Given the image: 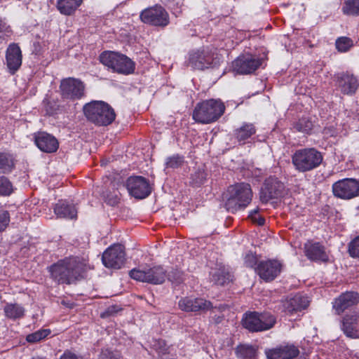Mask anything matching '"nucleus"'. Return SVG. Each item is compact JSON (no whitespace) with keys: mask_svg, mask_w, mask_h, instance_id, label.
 <instances>
[{"mask_svg":"<svg viewBox=\"0 0 359 359\" xmlns=\"http://www.w3.org/2000/svg\"><path fill=\"white\" fill-rule=\"evenodd\" d=\"M85 271L84 264L75 257L60 260L49 269L51 277L58 283L62 284H72L82 278Z\"/></svg>","mask_w":359,"mask_h":359,"instance_id":"f257e3e1","label":"nucleus"},{"mask_svg":"<svg viewBox=\"0 0 359 359\" xmlns=\"http://www.w3.org/2000/svg\"><path fill=\"white\" fill-rule=\"evenodd\" d=\"M252 192L249 184L238 183L230 186L224 194L225 206L228 211L234 212L245 208L251 201Z\"/></svg>","mask_w":359,"mask_h":359,"instance_id":"f03ea898","label":"nucleus"},{"mask_svg":"<svg viewBox=\"0 0 359 359\" xmlns=\"http://www.w3.org/2000/svg\"><path fill=\"white\" fill-rule=\"evenodd\" d=\"M224 110L225 106L220 100H207L197 104L193 111V118L203 124L210 123L221 117Z\"/></svg>","mask_w":359,"mask_h":359,"instance_id":"7ed1b4c3","label":"nucleus"},{"mask_svg":"<svg viewBox=\"0 0 359 359\" xmlns=\"http://www.w3.org/2000/svg\"><path fill=\"white\" fill-rule=\"evenodd\" d=\"M88 120L97 126H108L115 119L114 109L103 101H92L83 107Z\"/></svg>","mask_w":359,"mask_h":359,"instance_id":"20e7f679","label":"nucleus"},{"mask_svg":"<svg viewBox=\"0 0 359 359\" xmlns=\"http://www.w3.org/2000/svg\"><path fill=\"white\" fill-rule=\"evenodd\" d=\"M291 158L295 170L305 172L318 168L323 162V156L314 148H306L297 150Z\"/></svg>","mask_w":359,"mask_h":359,"instance_id":"39448f33","label":"nucleus"},{"mask_svg":"<svg viewBox=\"0 0 359 359\" xmlns=\"http://www.w3.org/2000/svg\"><path fill=\"white\" fill-rule=\"evenodd\" d=\"M100 62L114 72L124 75L133 74L135 63L128 57L114 51H104L100 56Z\"/></svg>","mask_w":359,"mask_h":359,"instance_id":"423d86ee","label":"nucleus"},{"mask_svg":"<svg viewBox=\"0 0 359 359\" xmlns=\"http://www.w3.org/2000/svg\"><path fill=\"white\" fill-rule=\"evenodd\" d=\"M276 318L269 313L249 312L242 318L243 326L250 332H262L273 327Z\"/></svg>","mask_w":359,"mask_h":359,"instance_id":"0eeeda50","label":"nucleus"},{"mask_svg":"<svg viewBox=\"0 0 359 359\" xmlns=\"http://www.w3.org/2000/svg\"><path fill=\"white\" fill-rule=\"evenodd\" d=\"M140 18L143 23L157 27L163 28L170 24L168 11L158 4L142 10Z\"/></svg>","mask_w":359,"mask_h":359,"instance_id":"6e6552de","label":"nucleus"},{"mask_svg":"<svg viewBox=\"0 0 359 359\" xmlns=\"http://www.w3.org/2000/svg\"><path fill=\"white\" fill-rule=\"evenodd\" d=\"M130 276L136 280L151 284H162L166 278L165 271L161 266L149 269H133L130 271Z\"/></svg>","mask_w":359,"mask_h":359,"instance_id":"1a4fd4ad","label":"nucleus"},{"mask_svg":"<svg viewBox=\"0 0 359 359\" xmlns=\"http://www.w3.org/2000/svg\"><path fill=\"white\" fill-rule=\"evenodd\" d=\"M262 64V60L257 55L245 53L239 55L232 62L233 72L238 74H250Z\"/></svg>","mask_w":359,"mask_h":359,"instance_id":"9d476101","label":"nucleus"},{"mask_svg":"<svg viewBox=\"0 0 359 359\" xmlns=\"http://www.w3.org/2000/svg\"><path fill=\"white\" fill-rule=\"evenodd\" d=\"M332 192L334 196L349 200L359 195V182L353 178H345L332 184Z\"/></svg>","mask_w":359,"mask_h":359,"instance_id":"9b49d317","label":"nucleus"},{"mask_svg":"<svg viewBox=\"0 0 359 359\" xmlns=\"http://www.w3.org/2000/svg\"><path fill=\"white\" fill-rule=\"evenodd\" d=\"M102 261L107 268L121 269L126 261L124 246L116 244L109 247L103 252Z\"/></svg>","mask_w":359,"mask_h":359,"instance_id":"f8f14e48","label":"nucleus"},{"mask_svg":"<svg viewBox=\"0 0 359 359\" xmlns=\"http://www.w3.org/2000/svg\"><path fill=\"white\" fill-rule=\"evenodd\" d=\"M213 60L211 50L208 48H203L190 52L187 63L194 69L203 70L211 67Z\"/></svg>","mask_w":359,"mask_h":359,"instance_id":"ddd939ff","label":"nucleus"},{"mask_svg":"<svg viewBox=\"0 0 359 359\" xmlns=\"http://www.w3.org/2000/svg\"><path fill=\"white\" fill-rule=\"evenodd\" d=\"M60 88L62 96L67 99L77 100L84 95L83 83L74 78L69 77L62 80Z\"/></svg>","mask_w":359,"mask_h":359,"instance_id":"4468645a","label":"nucleus"},{"mask_svg":"<svg viewBox=\"0 0 359 359\" xmlns=\"http://www.w3.org/2000/svg\"><path fill=\"white\" fill-rule=\"evenodd\" d=\"M126 186L129 194L136 198H144L151 192L149 182L141 176L130 177L126 181Z\"/></svg>","mask_w":359,"mask_h":359,"instance_id":"2eb2a0df","label":"nucleus"},{"mask_svg":"<svg viewBox=\"0 0 359 359\" xmlns=\"http://www.w3.org/2000/svg\"><path fill=\"white\" fill-rule=\"evenodd\" d=\"M284 191V184L276 177H270L265 180L264 187L260 191V200L267 203L272 198L280 197Z\"/></svg>","mask_w":359,"mask_h":359,"instance_id":"dca6fc26","label":"nucleus"},{"mask_svg":"<svg viewBox=\"0 0 359 359\" xmlns=\"http://www.w3.org/2000/svg\"><path fill=\"white\" fill-rule=\"evenodd\" d=\"M281 264L275 259L259 262L255 267V271L265 281L276 278L281 271Z\"/></svg>","mask_w":359,"mask_h":359,"instance_id":"f3484780","label":"nucleus"},{"mask_svg":"<svg viewBox=\"0 0 359 359\" xmlns=\"http://www.w3.org/2000/svg\"><path fill=\"white\" fill-rule=\"evenodd\" d=\"M179 308L186 312H205L212 309V304L203 298H182L178 302Z\"/></svg>","mask_w":359,"mask_h":359,"instance_id":"a211bd4d","label":"nucleus"},{"mask_svg":"<svg viewBox=\"0 0 359 359\" xmlns=\"http://www.w3.org/2000/svg\"><path fill=\"white\" fill-rule=\"evenodd\" d=\"M359 302V296L357 292H346L341 294L333 303V309L338 315L347 309H351Z\"/></svg>","mask_w":359,"mask_h":359,"instance_id":"6ab92c4d","label":"nucleus"},{"mask_svg":"<svg viewBox=\"0 0 359 359\" xmlns=\"http://www.w3.org/2000/svg\"><path fill=\"white\" fill-rule=\"evenodd\" d=\"M34 142L37 147L46 153H53L59 147L57 140L53 135L45 133L39 132L34 135Z\"/></svg>","mask_w":359,"mask_h":359,"instance_id":"aec40b11","label":"nucleus"},{"mask_svg":"<svg viewBox=\"0 0 359 359\" xmlns=\"http://www.w3.org/2000/svg\"><path fill=\"white\" fill-rule=\"evenodd\" d=\"M6 64L8 72L14 74L22 65V53L20 47L15 44H11L6 50Z\"/></svg>","mask_w":359,"mask_h":359,"instance_id":"412c9836","label":"nucleus"},{"mask_svg":"<svg viewBox=\"0 0 359 359\" xmlns=\"http://www.w3.org/2000/svg\"><path fill=\"white\" fill-rule=\"evenodd\" d=\"M266 354L268 359H292L299 354V351L293 344H286L266 351Z\"/></svg>","mask_w":359,"mask_h":359,"instance_id":"4be33fe9","label":"nucleus"},{"mask_svg":"<svg viewBox=\"0 0 359 359\" xmlns=\"http://www.w3.org/2000/svg\"><path fill=\"white\" fill-rule=\"evenodd\" d=\"M305 255L310 260L326 262L328 255L325 248L320 243L307 242L304 245Z\"/></svg>","mask_w":359,"mask_h":359,"instance_id":"5701e85b","label":"nucleus"},{"mask_svg":"<svg viewBox=\"0 0 359 359\" xmlns=\"http://www.w3.org/2000/svg\"><path fill=\"white\" fill-rule=\"evenodd\" d=\"M341 327L347 337L358 338L359 337L358 313L354 312L351 315H346L343 319Z\"/></svg>","mask_w":359,"mask_h":359,"instance_id":"b1692460","label":"nucleus"},{"mask_svg":"<svg viewBox=\"0 0 359 359\" xmlns=\"http://www.w3.org/2000/svg\"><path fill=\"white\" fill-rule=\"evenodd\" d=\"M337 85L342 93L352 95L358 87V81L353 75L344 74L338 77Z\"/></svg>","mask_w":359,"mask_h":359,"instance_id":"393cba45","label":"nucleus"},{"mask_svg":"<svg viewBox=\"0 0 359 359\" xmlns=\"http://www.w3.org/2000/svg\"><path fill=\"white\" fill-rule=\"evenodd\" d=\"M309 304V298L300 294L288 297L285 302L283 306L285 311L289 313L301 311L306 309Z\"/></svg>","mask_w":359,"mask_h":359,"instance_id":"a878e982","label":"nucleus"},{"mask_svg":"<svg viewBox=\"0 0 359 359\" xmlns=\"http://www.w3.org/2000/svg\"><path fill=\"white\" fill-rule=\"evenodd\" d=\"M54 212L59 218L74 219L76 217L75 206L66 201H59L54 206Z\"/></svg>","mask_w":359,"mask_h":359,"instance_id":"bb28decb","label":"nucleus"},{"mask_svg":"<svg viewBox=\"0 0 359 359\" xmlns=\"http://www.w3.org/2000/svg\"><path fill=\"white\" fill-rule=\"evenodd\" d=\"M83 1V0H57L56 8L60 14L70 16L75 13Z\"/></svg>","mask_w":359,"mask_h":359,"instance_id":"cd10ccee","label":"nucleus"},{"mask_svg":"<svg viewBox=\"0 0 359 359\" xmlns=\"http://www.w3.org/2000/svg\"><path fill=\"white\" fill-rule=\"evenodd\" d=\"M236 355L238 358L242 359H256L257 348L255 346L248 344H241L236 348Z\"/></svg>","mask_w":359,"mask_h":359,"instance_id":"c85d7f7f","label":"nucleus"},{"mask_svg":"<svg viewBox=\"0 0 359 359\" xmlns=\"http://www.w3.org/2000/svg\"><path fill=\"white\" fill-rule=\"evenodd\" d=\"M255 133L256 129L252 124L244 123L235 131V135L239 142L244 144Z\"/></svg>","mask_w":359,"mask_h":359,"instance_id":"c756f323","label":"nucleus"},{"mask_svg":"<svg viewBox=\"0 0 359 359\" xmlns=\"http://www.w3.org/2000/svg\"><path fill=\"white\" fill-rule=\"evenodd\" d=\"M210 280L215 284L224 285L230 281L231 276L224 269H213L210 273Z\"/></svg>","mask_w":359,"mask_h":359,"instance_id":"7c9ffc66","label":"nucleus"},{"mask_svg":"<svg viewBox=\"0 0 359 359\" xmlns=\"http://www.w3.org/2000/svg\"><path fill=\"white\" fill-rule=\"evenodd\" d=\"M314 127L311 118L302 117L293 124V129L297 132L309 134Z\"/></svg>","mask_w":359,"mask_h":359,"instance_id":"2f4dec72","label":"nucleus"},{"mask_svg":"<svg viewBox=\"0 0 359 359\" xmlns=\"http://www.w3.org/2000/svg\"><path fill=\"white\" fill-rule=\"evenodd\" d=\"M5 315L11 319H17L24 316V308L18 304H7L4 309Z\"/></svg>","mask_w":359,"mask_h":359,"instance_id":"473e14b6","label":"nucleus"},{"mask_svg":"<svg viewBox=\"0 0 359 359\" xmlns=\"http://www.w3.org/2000/svg\"><path fill=\"white\" fill-rule=\"evenodd\" d=\"M14 167L13 156L6 153H0V170L3 173L11 172Z\"/></svg>","mask_w":359,"mask_h":359,"instance_id":"72a5a7b5","label":"nucleus"},{"mask_svg":"<svg viewBox=\"0 0 359 359\" xmlns=\"http://www.w3.org/2000/svg\"><path fill=\"white\" fill-rule=\"evenodd\" d=\"M184 163V157L180 154H173L168 157L165 162V169H177L181 168Z\"/></svg>","mask_w":359,"mask_h":359,"instance_id":"f704fd0d","label":"nucleus"},{"mask_svg":"<svg viewBox=\"0 0 359 359\" xmlns=\"http://www.w3.org/2000/svg\"><path fill=\"white\" fill-rule=\"evenodd\" d=\"M342 11L345 15H359V0H346L342 6Z\"/></svg>","mask_w":359,"mask_h":359,"instance_id":"c9c22d12","label":"nucleus"},{"mask_svg":"<svg viewBox=\"0 0 359 359\" xmlns=\"http://www.w3.org/2000/svg\"><path fill=\"white\" fill-rule=\"evenodd\" d=\"M50 330L49 329L39 330L35 332L28 334L26 339L29 343H36L45 339L50 334Z\"/></svg>","mask_w":359,"mask_h":359,"instance_id":"e433bc0d","label":"nucleus"},{"mask_svg":"<svg viewBox=\"0 0 359 359\" xmlns=\"http://www.w3.org/2000/svg\"><path fill=\"white\" fill-rule=\"evenodd\" d=\"M13 191V184L9 180L4 176H0V196H9Z\"/></svg>","mask_w":359,"mask_h":359,"instance_id":"4c0bfd02","label":"nucleus"},{"mask_svg":"<svg viewBox=\"0 0 359 359\" xmlns=\"http://www.w3.org/2000/svg\"><path fill=\"white\" fill-rule=\"evenodd\" d=\"M335 44L337 49L339 52L345 53L353 46V41L348 37L342 36L336 41Z\"/></svg>","mask_w":359,"mask_h":359,"instance_id":"58836bf2","label":"nucleus"},{"mask_svg":"<svg viewBox=\"0 0 359 359\" xmlns=\"http://www.w3.org/2000/svg\"><path fill=\"white\" fill-rule=\"evenodd\" d=\"M348 252L353 258H359V236L354 238L348 245Z\"/></svg>","mask_w":359,"mask_h":359,"instance_id":"ea45409f","label":"nucleus"},{"mask_svg":"<svg viewBox=\"0 0 359 359\" xmlns=\"http://www.w3.org/2000/svg\"><path fill=\"white\" fill-rule=\"evenodd\" d=\"M154 350L161 355H165L169 353L170 347L164 340L159 339L154 341L153 344Z\"/></svg>","mask_w":359,"mask_h":359,"instance_id":"a19ab883","label":"nucleus"},{"mask_svg":"<svg viewBox=\"0 0 359 359\" xmlns=\"http://www.w3.org/2000/svg\"><path fill=\"white\" fill-rule=\"evenodd\" d=\"M100 359H123L118 351H111L109 349L102 350Z\"/></svg>","mask_w":359,"mask_h":359,"instance_id":"79ce46f5","label":"nucleus"},{"mask_svg":"<svg viewBox=\"0 0 359 359\" xmlns=\"http://www.w3.org/2000/svg\"><path fill=\"white\" fill-rule=\"evenodd\" d=\"M205 180V173L203 170H198L191 175V180L193 184L196 186L201 184Z\"/></svg>","mask_w":359,"mask_h":359,"instance_id":"37998d69","label":"nucleus"},{"mask_svg":"<svg viewBox=\"0 0 359 359\" xmlns=\"http://www.w3.org/2000/svg\"><path fill=\"white\" fill-rule=\"evenodd\" d=\"M10 222L9 213L6 210H0V232L6 229Z\"/></svg>","mask_w":359,"mask_h":359,"instance_id":"c03bdc74","label":"nucleus"},{"mask_svg":"<svg viewBox=\"0 0 359 359\" xmlns=\"http://www.w3.org/2000/svg\"><path fill=\"white\" fill-rule=\"evenodd\" d=\"M249 217L251 218L253 222L257 223L259 226H262L264 224L265 219L258 214V209L252 210Z\"/></svg>","mask_w":359,"mask_h":359,"instance_id":"a18cd8bd","label":"nucleus"},{"mask_svg":"<svg viewBox=\"0 0 359 359\" xmlns=\"http://www.w3.org/2000/svg\"><path fill=\"white\" fill-rule=\"evenodd\" d=\"M244 262L246 266L254 267L257 262L256 255L251 252L247 253L244 257Z\"/></svg>","mask_w":359,"mask_h":359,"instance_id":"49530a36","label":"nucleus"},{"mask_svg":"<svg viewBox=\"0 0 359 359\" xmlns=\"http://www.w3.org/2000/svg\"><path fill=\"white\" fill-rule=\"evenodd\" d=\"M11 33L10 27L0 19V38L8 36Z\"/></svg>","mask_w":359,"mask_h":359,"instance_id":"de8ad7c7","label":"nucleus"},{"mask_svg":"<svg viewBox=\"0 0 359 359\" xmlns=\"http://www.w3.org/2000/svg\"><path fill=\"white\" fill-rule=\"evenodd\" d=\"M60 359H81L70 351H65Z\"/></svg>","mask_w":359,"mask_h":359,"instance_id":"09e8293b","label":"nucleus"},{"mask_svg":"<svg viewBox=\"0 0 359 359\" xmlns=\"http://www.w3.org/2000/svg\"><path fill=\"white\" fill-rule=\"evenodd\" d=\"M297 359H309L307 355L303 354L300 355Z\"/></svg>","mask_w":359,"mask_h":359,"instance_id":"8fccbe9b","label":"nucleus"}]
</instances>
